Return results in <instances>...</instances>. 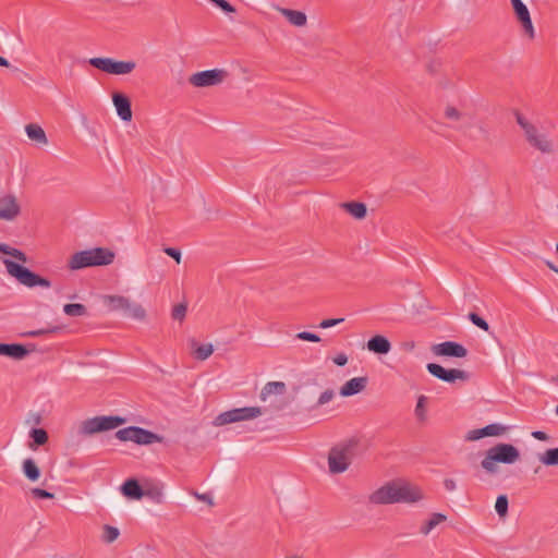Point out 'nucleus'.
I'll return each instance as SVG.
<instances>
[{
	"mask_svg": "<svg viewBox=\"0 0 558 558\" xmlns=\"http://www.w3.org/2000/svg\"><path fill=\"white\" fill-rule=\"evenodd\" d=\"M191 347L193 348L194 356L199 361L207 360L214 352V347L211 343L201 344L198 345L196 340H190Z\"/></svg>",
	"mask_w": 558,
	"mask_h": 558,
	"instance_id": "cd10ccee",
	"label": "nucleus"
},
{
	"mask_svg": "<svg viewBox=\"0 0 558 558\" xmlns=\"http://www.w3.org/2000/svg\"><path fill=\"white\" fill-rule=\"evenodd\" d=\"M483 437H486L484 427L468 432L465 439L469 441H475Z\"/></svg>",
	"mask_w": 558,
	"mask_h": 558,
	"instance_id": "c03bdc74",
	"label": "nucleus"
},
{
	"mask_svg": "<svg viewBox=\"0 0 558 558\" xmlns=\"http://www.w3.org/2000/svg\"><path fill=\"white\" fill-rule=\"evenodd\" d=\"M514 16L522 26L524 34L533 39L535 37V28L531 19L530 11L522 0H510Z\"/></svg>",
	"mask_w": 558,
	"mask_h": 558,
	"instance_id": "2eb2a0df",
	"label": "nucleus"
},
{
	"mask_svg": "<svg viewBox=\"0 0 558 558\" xmlns=\"http://www.w3.org/2000/svg\"><path fill=\"white\" fill-rule=\"evenodd\" d=\"M366 348L375 354L384 355L390 352L391 343L385 336L376 335L367 341Z\"/></svg>",
	"mask_w": 558,
	"mask_h": 558,
	"instance_id": "aec40b11",
	"label": "nucleus"
},
{
	"mask_svg": "<svg viewBox=\"0 0 558 558\" xmlns=\"http://www.w3.org/2000/svg\"><path fill=\"white\" fill-rule=\"evenodd\" d=\"M21 204L15 194H0V220L14 221L21 215Z\"/></svg>",
	"mask_w": 558,
	"mask_h": 558,
	"instance_id": "4468645a",
	"label": "nucleus"
},
{
	"mask_svg": "<svg viewBox=\"0 0 558 558\" xmlns=\"http://www.w3.org/2000/svg\"><path fill=\"white\" fill-rule=\"evenodd\" d=\"M515 121L524 132L527 144L544 155H554L558 146L553 138L541 132L536 125L530 122L523 114L515 111Z\"/></svg>",
	"mask_w": 558,
	"mask_h": 558,
	"instance_id": "7ed1b4c3",
	"label": "nucleus"
},
{
	"mask_svg": "<svg viewBox=\"0 0 558 558\" xmlns=\"http://www.w3.org/2000/svg\"><path fill=\"white\" fill-rule=\"evenodd\" d=\"M433 530L430 529V526L425 522L421 529H420V532L423 534V535H428Z\"/></svg>",
	"mask_w": 558,
	"mask_h": 558,
	"instance_id": "5fc2aeb1",
	"label": "nucleus"
},
{
	"mask_svg": "<svg viewBox=\"0 0 558 558\" xmlns=\"http://www.w3.org/2000/svg\"><path fill=\"white\" fill-rule=\"evenodd\" d=\"M23 473L32 482H36L40 477V470L33 459L23 461Z\"/></svg>",
	"mask_w": 558,
	"mask_h": 558,
	"instance_id": "c85d7f7f",
	"label": "nucleus"
},
{
	"mask_svg": "<svg viewBox=\"0 0 558 558\" xmlns=\"http://www.w3.org/2000/svg\"><path fill=\"white\" fill-rule=\"evenodd\" d=\"M469 319L476 326L478 327L480 329L484 330V331H489V325L488 323L482 318L481 316H478L476 313H470L469 314Z\"/></svg>",
	"mask_w": 558,
	"mask_h": 558,
	"instance_id": "58836bf2",
	"label": "nucleus"
},
{
	"mask_svg": "<svg viewBox=\"0 0 558 558\" xmlns=\"http://www.w3.org/2000/svg\"><path fill=\"white\" fill-rule=\"evenodd\" d=\"M187 305L186 303H179L173 306L171 317L174 320L182 322L186 316Z\"/></svg>",
	"mask_w": 558,
	"mask_h": 558,
	"instance_id": "4c0bfd02",
	"label": "nucleus"
},
{
	"mask_svg": "<svg viewBox=\"0 0 558 558\" xmlns=\"http://www.w3.org/2000/svg\"><path fill=\"white\" fill-rule=\"evenodd\" d=\"M0 253L10 255L13 258H15L22 263H27V256L24 252H22L21 250L11 247L10 245H8L5 243L0 242Z\"/></svg>",
	"mask_w": 558,
	"mask_h": 558,
	"instance_id": "2f4dec72",
	"label": "nucleus"
},
{
	"mask_svg": "<svg viewBox=\"0 0 558 558\" xmlns=\"http://www.w3.org/2000/svg\"><path fill=\"white\" fill-rule=\"evenodd\" d=\"M193 495L196 497V499L213 505V498L210 497V495L199 494L197 492H195Z\"/></svg>",
	"mask_w": 558,
	"mask_h": 558,
	"instance_id": "603ef678",
	"label": "nucleus"
},
{
	"mask_svg": "<svg viewBox=\"0 0 558 558\" xmlns=\"http://www.w3.org/2000/svg\"><path fill=\"white\" fill-rule=\"evenodd\" d=\"M333 363L338 366H344L348 363V356L344 353H339L333 357Z\"/></svg>",
	"mask_w": 558,
	"mask_h": 558,
	"instance_id": "8fccbe9b",
	"label": "nucleus"
},
{
	"mask_svg": "<svg viewBox=\"0 0 558 558\" xmlns=\"http://www.w3.org/2000/svg\"><path fill=\"white\" fill-rule=\"evenodd\" d=\"M211 2L226 13H235V8L226 0H211Z\"/></svg>",
	"mask_w": 558,
	"mask_h": 558,
	"instance_id": "a18cd8bd",
	"label": "nucleus"
},
{
	"mask_svg": "<svg viewBox=\"0 0 558 558\" xmlns=\"http://www.w3.org/2000/svg\"><path fill=\"white\" fill-rule=\"evenodd\" d=\"M295 338L303 341H311V342H319L320 338L316 333H312L308 331H301L295 335Z\"/></svg>",
	"mask_w": 558,
	"mask_h": 558,
	"instance_id": "37998d69",
	"label": "nucleus"
},
{
	"mask_svg": "<svg viewBox=\"0 0 558 558\" xmlns=\"http://www.w3.org/2000/svg\"><path fill=\"white\" fill-rule=\"evenodd\" d=\"M229 76L225 69H211L196 72L189 77V83L194 87H211L220 85Z\"/></svg>",
	"mask_w": 558,
	"mask_h": 558,
	"instance_id": "f8f14e48",
	"label": "nucleus"
},
{
	"mask_svg": "<svg viewBox=\"0 0 558 558\" xmlns=\"http://www.w3.org/2000/svg\"><path fill=\"white\" fill-rule=\"evenodd\" d=\"M402 347H403L404 350L411 351V350L414 349L415 343H414V341H409V342H404L402 344Z\"/></svg>",
	"mask_w": 558,
	"mask_h": 558,
	"instance_id": "6e6d98bb",
	"label": "nucleus"
},
{
	"mask_svg": "<svg viewBox=\"0 0 558 558\" xmlns=\"http://www.w3.org/2000/svg\"><path fill=\"white\" fill-rule=\"evenodd\" d=\"M262 414L263 410L259 407L236 408L220 413L218 416L215 417L213 424L215 426H223L231 423L250 421L258 417Z\"/></svg>",
	"mask_w": 558,
	"mask_h": 558,
	"instance_id": "9b49d317",
	"label": "nucleus"
},
{
	"mask_svg": "<svg viewBox=\"0 0 558 558\" xmlns=\"http://www.w3.org/2000/svg\"><path fill=\"white\" fill-rule=\"evenodd\" d=\"M447 520V515L436 512L433 513L430 519L426 521V523L430 526L432 530H434L437 525L445 522Z\"/></svg>",
	"mask_w": 558,
	"mask_h": 558,
	"instance_id": "a19ab883",
	"label": "nucleus"
},
{
	"mask_svg": "<svg viewBox=\"0 0 558 558\" xmlns=\"http://www.w3.org/2000/svg\"><path fill=\"white\" fill-rule=\"evenodd\" d=\"M3 264L7 268V271L10 276L14 277L21 284L34 288V287H43V288H50L51 282L40 277L39 275L33 272L28 268L11 260V259H3Z\"/></svg>",
	"mask_w": 558,
	"mask_h": 558,
	"instance_id": "0eeeda50",
	"label": "nucleus"
},
{
	"mask_svg": "<svg viewBox=\"0 0 558 558\" xmlns=\"http://www.w3.org/2000/svg\"><path fill=\"white\" fill-rule=\"evenodd\" d=\"M344 318H330V319H324L320 322L319 327L320 328H330L333 327L340 323H342Z\"/></svg>",
	"mask_w": 558,
	"mask_h": 558,
	"instance_id": "09e8293b",
	"label": "nucleus"
},
{
	"mask_svg": "<svg viewBox=\"0 0 558 558\" xmlns=\"http://www.w3.org/2000/svg\"><path fill=\"white\" fill-rule=\"evenodd\" d=\"M88 63L92 66H94L105 73L113 74V75H126V74L132 73L136 68L135 61H132V60L120 61V60H114L112 58L95 57V58H90L88 60Z\"/></svg>",
	"mask_w": 558,
	"mask_h": 558,
	"instance_id": "1a4fd4ad",
	"label": "nucleus"
},
{
	"mask_svg": "<svg viewBox=\"0 0 558 558\" xmlns=\"http://www.w3.org/2000/svg\"><path fill=\"white\" fill-rule=\"evenodd\" d=\"M25 131H26L27 136L32 141H35L43 145H46L48 143V138L46 136L45 131L38 124H34V123L27 124L25 126Z\"/></svg>",
	"mask_w": 558,
	"mask_h": 558,
	"instance_id": "bb28decb",
	"label": "nucleus"
},
{
	"mask_svg": "<svg viewBox=\"0 0 558 558\" xmlns=\"http://www.w3.org/2000/svg\"><path fill=\"white\" fill-rule=\"evenodd\" d=\"M545 264H546V266H547L550 270H553L554 272L558 274V268L556 267V265H555L553 262H550V260H545Z\"/></svg>",
	"mask_w": 558,
	"mask_h": 558,
	"instance_id": "4d7b16f0",
	"label": "nucleus"
},
{
	"mask_svg": "<svg viewBox=\"0 0 558 558\" xmlns=\"http://www.w3.org/2000/svg\"><path fill=\"white\" fill-rule=\"evenodd\" d=\"M101 301L109 312H122L126 318L144 322L147 317L146 310L130 298L123 295H102Z\"/></svg>",
	"mask_w": 558,
	"mask_h": 558,
	"instance_id": "423d86ee",
	"label": "nucleus"
},
{
	"mask_svg": "<svg viewBox=\"0 0 558 558\" xmlns=\"http://www.w3.org/2000/svg\"><path fill=\"white\" fill-rule=\"evenodd\" d=\"M126 420L122 416H95L82 422L80 433L85 436H90L100 432L111 430L120 425H123Z\"/></svg>",
	"mask_w": 558,
	"mask_h": 558,
	"instance_id": "6e6552de",
	"label": "nucleus"
},
{
	"mask_svg": "<svg viewBox=\"0 0 558 558\" xmlns=\"http://www.w3.org/2000/svg\"><path fill=\"white\" fill-rule=\"evenodd\" d=\"M442 116L444 119L446 120V123H444V125L454 131L464 133L468 129L472 126V123L470 121L471 117L466 112L458 109L453 105H447L444 108Z\"/></svg>",
	"mask_w": 558,
	"mask_h": 558,
	"instance_id": "ddd939ff",
	"label": "nucleus"
},
{
	"mask_svg": "<svg viewBox=\"0 0 558 558\" xmlns=\"http://www.w3.org/2000/svg\"><path fill=\"white\" fill-rule=\"evenodd\" d=\"M532 436L537 439V440H542V441H546L548 440V435L545 433V432H542V430H535L532 433Z\"/></svg>",
	"mask_w": 558,
	"mask_h": 558,
	"instance_id": "864d4df0",
	"label": "nucleus"
},
{
	"mask_svg": "<svg viewBox=\"0 0 558 558\" xmlns=\"http://www.w3.org/2000/svg\"><path fill=\"white\" fill-rule=\"evenodd\" d=\"M520 458V451L515 446L499 442L486 450L485 457L481 461V466L487 474L495 475L499 472V463L514 464Z\"/></svg>",
	"mask_w": 558,
	"mask_h": 558,
	"instance_id": "f03ea898",
	"label": "nucleus"
},
{
	"mask_svg": "<svg viewBox=\"0 0 558 558\" xmlns=\"http://www.w3.org/2000/svg\"><path fill=\"white\" fill-rule=\"evenodd\" d=\"M276 10L280 12L289 21L290 24L296 27H303L307 23V16L302 11H296L281 7H276Z\"/></svg>",
	"mask_w": 558,
	"mask_h": 558,
	"instance_id": "5701e85b",
	"label": "nucleus"
},
{
	"mask_svg": "<svg viewBox=\"0 0 558 558\" xmlns=\"http://www.w3.org/2000/svg\"><path fill=\"white\" fill-rule=\"evenodd\" d=\"M423 499L422 490L407 482H389L368 496V502L375 506L398 502L413 504Z\"/></svg>",
	"mask_w": 558,
	"mask_h": 558,
	"instance_id": "f257e3e1",
	"label": "nucleus"
},
{
	"mask_svg": "<svg viewBox=\"0 0 558 558\" xmlns=\"http://www.w3.org/2000/svg\"><path fill=\"white\" fill-rule=\"evenodd\" d=\"M444 486L448 492H453L457 488V484L453 478H445Z\"/></svg>",
	"mask_w": 558,
	"mask_h": 558,
	"instance_id": "3c124183",
	"label": "nucleus"
},
{
	"mask_svg": "<svg viewBox=\"0 0 558 558\" xmlns=\"http://www.w3.org/2000/svg\"><path fill=\"white\" fill-rule=\"evenodd\" d=\"M116 437L121 441H133L137 445H150L163 440L162 436L138 426L119 429L116 433Z\"/></svg>",
	"mask_w": 558,
	"mask_h": 558,
	"instance_id": "9d476101",
	"label": "nucleus"
},
{
	"mask_svg": "<svg viewBox=\"0 0 558 558\" xmlns=\"http://www.w3.org/2000/svg\"><path fill=\"white\" fill-rule=\"evenodd\" d=\"M0 66H4V68H9L10 66L9 61L5 58L1 57V56H0Z\"/></svg>",
	"mask_w": 558,
	"mask_h": 558,
	"instance_id": "bf43d9fd",
	"label": "nucleus"
},
{
	"mask_svg": "<svg viewBox=\"0 0 558 558\" xmlns=\"http://www.w3.org/2000/svg\"><path fill=\"white\" fill-rule=\"evenodd\" d=\"M32 350L20 343H0V355L14 360H23Z\"/></svg>",
	"mask_w": 558,
	"mask_h": 558,
	"instance_id": "6ab92c4d",
	"label": "nucleus"
},
{
	"mask_svg": "<svg viewBox=\"0 0 558 558\" xmlns=\"http://www.w3.org/2000/svg\"><path fill=\"white\" fill-rule=\"evenodd\" d=\"M341 207L356 219H364L367 214V208L364 203L360 202H348L342 203Z\"/></svg>",
	"mask_w": 558,
	"mask_h": 558,
	"instance_id": "393cba45",
	"label": "nucleus"
},
{
	"mask_svg": "<svg viewBox=\"0 0 558 558\" xmlns=\"http://www.w3.org/2000/svg\"><path fill=\"white\" fill-rule=\"evenodd\" d=\"M426 368L429 374H432L436 378H438L442 381H446V383H454L457 379H460L463 381L469 379V374L462 369H458V368L446 369L445 367H442L441 365L436 364V363H428L426 365Z\"/></svg>",
	"mask_w": 558,
	"mask_h": 558,
	"instance_id": "dca6fc26",
	"label": "nucleus"
},
{
	"mask_svg": "<svg viewBox=\"0 0 558 558\" xmlns=\"http://www.w3.org/2000/svg\"><path fill=\"white\" fill-rule=\"evenodd\" d=\"M116 254L107 247H94L74 253L68 267L71 270H78L87 267L107 266L113 263Z\"/></svg>",
	"mask_w": 558,
	"mask_h": 558,
	"instance_id": "20e7f679",
	"label": "nucleus"
},
{
	"mask_svg": "<svg viewBox=\"0 0 558 558\" xmlns=\"http://www.w3.org/2000/svg\"><path fill=\"white\" fill-rule=\"evenodd\" d=\"M120 536V530L116 526H112L110 524H105L102 526V532H101V541L105 543V544H112L113 542H116Z\"/></svg>",
	"mask_w": 558,
	"mask_h": 558,
	"instance_id": "7c9ffc66",
	"label": "nucleus"
},
{
	"mask_svg": "<svg viewBox=\"0 0 558 558\" xmlns=\"http://www.w3.org/2000/svg\"><path fill=\"white\" fill-rule=\"evenodd\" d=\"M538 460L545 465H558V448L547 449L539 454Z\"/></svg>",
	"mask_w": 558,
	"mask_h": 558,
	"instance_id": "72a5a7b5",
	"label": "nucleus"
},
{
	"mask_svg": "<svg viewBox=\"0 0 558 558\" xmlns=\"http://www.w3.org/2000/svg\"><path fill=\"white\" fill-rule=\"evenodd\" d=\"M59 329H60L59 327H53V328H50V329L32 330V331H28L27 333H25V336H28V337H39V336H43V335H46V333L56 332Z\"/></svg>",
	"mask_w": 558,
	"mask_h": 558,
	"instance_id": "de8ad7c7",
	"label": "nucleus"
},
{
	"mask_svg": "<svg viewBox=\"0 0 558 558\" xmlns=\"http://www.w3.org/2000/svg\"><path fill=\"white\" fill-rule=\"evenodd\" d=\"M367 381V377L351 378L340 388V395L342 397L356 395L365 389Z\"/></svg>",
	"mask_w": 558,
	"mask_h": 558,
	"instance_id": "412c9836",
	"label": "nucleus"
},
{
	"mask_svg": "<svg viewBox=\"0 0 558 558\" xmlns=\"http://www.w3.org/2000/svg\"><path fill=\"white\" fill-rule=\"evenodd\" d=\"M29 437L33 439V442L29 444V448L33 450L36 446H43L48 441V434L43 428H33L29 432Z\"/></svg>",
	"mask_w": 558,
	"mask_h": 558,
	"instance_id": "c756f323",
	"label": "nucleus"
},
{
	"mask_svg": "<svg viewBox=\"0 0 558 558\" xmlns=\"http://www.w3.org/2000/svg\"><path fill=\"white\" fill-rule=\"evenodd\" d=\"M556 252H557V254H558V243H557V245H556Z\"/></svg>",
	"mask_w": 558,
	"mask_h": 558,
	"instance_id": "052dcab7",
	"label": "nucleus"
},
{
	"mask_svg": "<svg viewBox=\"0 0 558 558\" xmlns=\"http://www.w3.org/2000/svg\"><path fill=\"white\" fill-rule=\"evenodd\" d=\"M163 252L170 256L171 258H173L177 264H180L181 263V258H182V255H181V252L180 250L178 248H174V247H165L163 248Z\"/></svg>",
	"mask_w": 558,
	"mask_h": 558,
	"instance_id": "49530a36",
	"label": "nucleus"
},
{
	"mask_svg": "<svg viewBox=\"0 0 558 558\" xmlns=\"http://www.w3.org/2000/svg\"><path fill=\"white\" fill-rule=\"evenodd\" d=\"M432 352L437 356L465 357L468 350L460 343L454 341H445L434 344Z\"/></svg>",
	"mask_w": 558,
	"mask_h": 558,
	"instance_id": "f3484780",
	"label": "nucleus"
},
{
	"mask_svg": "<svg viewBox=\"0 0 558 558\" xmlns=\"http://www.w3.org/2000/svg\"><path fill=\"white\" fill-rule=\"evenodd\" d=\"M112 101H113L114 108L117 110V113L121 118V120L131 121L132 120V109H131V101H130L129 97L122 93H113Z\"/></svg>",
	"mask_w": 558,
	"mask_h": 558,
	"instance_id": "a211bd4d",
	"label": "nucleus"
},
{
	"mask_svg": "<svg viewBox=\"0 0 558 558\" xmlns=\"http://www.w3.org/2000/svg\"><path fill=\"white\" fill-rule=\"evenodd\" d=\"M357 440L351 438L333 446L328 452V470L330 474L345 472L355 457Z\"/></svg>",
	"mask_w": 558,
	"mask_h": 558,
	"instance_id": "39448f33",
	"label": "nucleus"
},
{
	"mask_svg": "<svg viewBox=\"0 0 558 558\" xmlns=\"http://www.w3.org/2000/svg\"><path fill=\"white\" fill-rule=\"evenodd\" d=\"M31 494L33 495L34 498L37 499H52L54 497L52 493H49L48 490L37 487L32 488Z\"/></svg>",
	"mask_w": 558,
	"mask_h": 558,
	"instance_id": "79ce46f5",
	"label": "nucleus"
},
{
	"mask_svg": "<svg viewBox=\"0 0 558 558\" xmlns=\"http://www.w3.org/2000/svg\"><path fill=\"white\" fill-rule=\"evenodd\" d=\"M63 312L68 316L78 317V316H85L87 314V308L85 305H83L81 303H70V304H65L63 306Z\"/></svg>",
	"mask_w": 558,
	"mask_h": 558,
	"instance_id": "473e14b6",
	"label": "nucleus"
},
{
	"mask_svg": "<svg viewBox=\"0 0 558 558\" xmlns=\"http://www.w3.org/2000/svg\"><path fill=\"white\" fill-rule=\"evenodd\" d=\"M335 397V391L332 389H327L325 390L324 392L320 393L316 404L313 407V409L315 408H319L322 405H325L327 403H329Z\"/></svg>",
	"mask_w": 558,
	"mask_h": 558,
	"instance_id": "ea45409f",
	"label": "nucleus"
},
{
	"mask_svg": "<svg viewBox=\"0 0 558 558\" xmlns=\"http://www.w3.org/2000/svg\"><path fill=\"white\" fill-rule=\"evenodd\" d=\"M143 497L149 498L151 501L160 504L163 500V487L159 482H145L143 484Z\"/></svg>",
	"mask_w": 558,
	"mask_h": 558,
	"instance_id": "4be33fe9",
	"label": "nucleus"
},
{
	"mask_svg": "<svg viewBox=\"0 0 558 558\" xmlns=\"http://www.w3.org/2000/svg\"><path fill=\"white\" fill-rule=\"evenodd\" d=\"M426 403H427L426 396L422 395L417 398V402H416V405L414 409V414L420 422H424L426 420Z\"/></svg>",
	"mask_w": 558,
	"mask_h": 558,
	"instance_id": "f704fd0d",
	"label": "nucleus"
},
{
	"mask_svg": "<svg viewBox=\"0 0 558 558\" xmlns=\"http://www.w3.org/2000/svg\"><path fill=\"white\" fill-rule=\"evenodd\" d=\"M556 414L558 415V405L556 407Z\"/></svg>",
	"mask_w": 558,
	"mask_h": 558,
	"instance_id": "680f3d73",
	"label": "nucleus"
},
{
	"mask_svg": "<svg viewBox=\"0 0 558 558\" xmlns=\"http://www.w3.org/2000/svg\"><path fill=\"white\" fill-rule=\"evenodd\" d=\"M287 390L283 381H269L267 383L260 392V399L266 401L270 395H283Z\"/></svg>",
	"mask_w": 558,
	"mask_h": 558,
	"instance_id": "a878e982",
	"label": "nucleus"
},
{
	"mask_svg": "<svg viewBox=\"0 0 558 558\" xmlns=\"http://www.w3.org/2000/svg\"><path fill=\"white\" fill-rule=\"evenodd\" d=\"M32 418L35 424H39L41 422V416L38 413L32 414Z\"/></svg>",
	"mask_w": 558,
	"mask_h": 558,
	"instance_id": "13d9d810",
	"label": "nucleus"
},
{
	"mask_svg": "<svg viewBox=\"0 0 558 558\" xmlns=\"http://www.w3.org/2000/svg\"><path fill=\"white\" fill-rule=\"evenodd\" d=\"M508 497L506 495H499L496 499L495 509L500 518H505L508 514Z\"/></svg>",
	"mask_w": 558,
	"mask_h": 558,
	"instance_id": "c9c22d12",
	"label": "nucleus"
},
{
	"mask_svg": "<svg viewBox=\"0 0 558 558\" xmlns=\"http://www.w3.org/2000/svg\"><path fill=\"white\" fill-rule=\"evenodd\" d=\"M121 492L125 497L138 500L143 497V485L135 478H129L121 486Z\"/></svg>",
	"mask_w": 558,
	"mask_h": 558,
	"instance_id": "b1692460",
	"label": "nucleus"
},
{
	"mask_svg": "<svg viewBox=\"0 0 558 558\" xmlns=\"http://www.w3.org/2000/svg\"><path fill=\"white\" fill-rule=\"evenodd\" d=\"M484 429L486 437H488L504 435L507 432L508 427L501 424L494 423L485 426Z\"/></svg>",
	"mask_w": 558,
	"mask_h": 558,
	"instance_id": "e433bc0d",
	"label": "nucleus"
}]
</instances>
